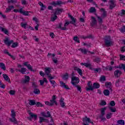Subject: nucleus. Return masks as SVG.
I'll use <instances>...</instances> for the list:
<instances>
[{
    "mask_svg": "<svg viewBox=\"0 0 125 125\" xmlns=\"http://www.w3.org/2000/svg\"><path fill=\"white\" fill-rule=\"evenodd\" d=\"M87 85V86L85 87L86 91H93L94 89L100 87V84L98 83H94L92 85L91 81H88Z\"/></svg>",
    "mask_w": 125,
    "mask_h": 125,
    "instance_id": "1",
    "label": "nucleus"
},
{
    "mask_svg": "<svg viewBox=\"0 0 125 125\" xmlns=\"http://www.w3.org/2000/svg\"><path fill=\"white\" fill-rule=\"evenodd\" d=\"M80 83V79H79L78 77H73L71 78V83L73 84L74 87H77L78 91L82 92V87H80V85H77L78 84V83Z\"/></svg>",
    "mask_w": 125,
    "mask_h": 125,
    "instance_id": "2",
    "label": "nucleus"
},
{
    "mask_svg": "<svg viewBox=\"0 0 125 125\" xmlns=\"http://www.w3.org/2000/svg\"><path fill=\"white\" fill-rule=\"evenodd\" d=\"M28 113L29 114L30 117H27L28 120L29 121H32V119H34V120H37L38 119V115L37 114H35L32 112H31V110H28L27 111Z\"/></svg>",
    "mask_w": 125,
    "mask_h": 125,
    "instance_id": "3",
    "label": "nucleus"
},
{
    "mask_svg": "<svg viewBox=\"0 0 125 125\" xmlns=\"http://www.w3.org/2000/svg\"><path fill=\"white\" fill-rule=\"evenodd\" d=\"M104 43L106 46H111L112 45V41L111 40V37L107 36L104 39Z\"/></svg>",
    "mask_w": 125,
    "mask_h": 125,
    "instance_id": "4",
    "label": "nucleus"
},
{
    "mask_svg": "<svg viewBox=\"0 0 125 125\" xmlns=\"http://www.w3.org/2000/svg\"><path fill=\"white\" fill-rule=\"evenodd\" d=\"M41 115L42 117H44L45 118H51V122H54L53 119H52V117H51L50 112L47 111L46 113H45V112H42L41 113Z\"/></svg>",
    "mask_w": 125,
    "mask_h": 125,
    "instance_id": "5",
    "label": "nucleus"
},
{
    "mask_svg": "<svg viewBox=\"0 0 125 125\" xmlns=\"http://www.w3.org/2000/svg\"><path fill=\"white\" fill-rule=\"evenodd\" d=\"M106 108L104 107L101 109V115L100 116V119H101L102 121H106V118L104 117V115H105V110H106Z\"/></svg>",
    "mask_w": 125,
    "mask_h": 125,
    "instance_id": "6",
    "label": "nucleus"
},
{
    "mask_svg": "<svg viewBox=\"0 0 125 125\" xmlns=\"http://www.w3.org/2000/svg\"><path fill=\"white\" fill-rule=\"evenodd\" d=\"M95 15L97 16V17L98 18V21L99 22L98 29H102V27L104 26V25L102 24V23H103V20H102V18H101L100 17L97 16V14H96Z\"/></svg>",
    "mask_w": 125,
    "mask_h": 125,
    "instance_id": "7",
    "label": "nucleus"
},
{
    "mask_svg": "<svg viewBox=\"0 0 125 125\" xmlns=\"http://www.w3.org/2000/svg\"><path fill=\"white\" fill-rule=\"evenodd\" d=\"M13 40L9 41L8 37H5V40H4V42L6 45L9 47L10 45H11V43H13Z\"/></svg>",
    "mask_w": 125,
    "mask_h": 125,
    "instance_id": "8",
    "label": "nucleus"
},
{
    "mask_svg": "<svg viewBox=\"0 0 125 125\" xmlns=\"http://www.w3.org/2000/svg\"><path fill=\"white\" fill-rule=\"evenodd\" d=\"M68 17L70 18L71 21H69V23L70 24H72V25H74V26H76V23H77V19L75 18H73V16L70 14H68Z\"/></svg>",
    "mask_w": 125,
    "mask_h": 125,
    "instance_id": "9",
    "label": "nucleus"
},
{
    "mask_svg": "<svg viewBox=\"0 0 125 125\" xmlns=\"http://www.w3.org/2000/svg\"><path fill=\"white\" fill-rule=\"evenodd\" d=\"M83 125H89L88 124L90 122V118H88L87 116H85L84 118H83Z\"/></svg>",
    "mask_w": 125,
    "mask_h": 125,
    "instance_id": "10",
    "label": "nucleus"
},
{
    "mask_svg": "<svg viewBox=\"0 0 125 125\" xmlns=\"http://www.w3.org/2000/svg\"><path fill=\"white\" fill-rule=\"evenodd\" d=\"M92 21L90 22V25L91 27H94L97 24V20L94 18V17H91Z\"/></svg>",
    "mask_w": 125,
    "mask_h": 125,
    "instance_id": "11",
    "label": "nucleus"
},
{
    "mask_svg": "<svg viewBox=\"0 0 125 125\" xmlns=\"http://www.w3.org/2000/svg\"><path fill=\"white\" fill-rule=\"evenodd\" d=\"M122 74H123V72L120 70H117L114 71V76L116 78H120Z\"/></svg>",
    "mask_w": 125,
    "mask_h": 125,
    "instance_id": "12",
    "label": "nucleus"
},
{
    "mask_svg": "<svg viewBox=\"0 0 125 125\" xmlns=\"http://www.w3.org/2000/svg\"><path fill=\"white\" fill-rule=\"evenodd\" d=\"M115 68L117 69L119 68L120 70H124V72H125V64L121 63L117 66H115Z\"/></svg>",
    "mask_w": 125,
    "mask_h": 125,
    "instance_id": "13",
    "label": "nucleus"
},
{
    "mask_svg": "<svg viewBox=\"0 0 125 125\" xmlns=\"http://www.w3.org/2000/svg\"><path fill=\"white\" fill-rule=\"evenodd\" d=\"M64 11V10L62 8H58L57 9H55V11L54 13H55L56 15H58L60 14V13H62V12H63Z\"/></svg>",
    "mask_w": 125,
    "mask_h": 125,
    "instance_id": "14",
    "label": "nucleus"
},
{
    "mask_svg": "<svg viewBox=\"0 0 125 125\" xmlns=\"http://www.w3.org/2000/svg\"><path fill=\"white\" fill-rule=\"evenodd\" d=\"M60 102L61 107H62V108H65L66 103L64 102V98L61 97V99L60 100Z\"/></svg>",
    "mask_w": 125,
    "mask_h": 125,
    "instance_id": "15",
    "label": "nucleus"
},
{
    "mask_svg": "<svg viewBox=\"0 0 125 125\" xmlns=\"http://www.w3.org/2000/svg\"><path fill=\"white\" fill-rule=\"evenodd\" d=\"M56 96L53 95L52 97V100H50V101L52 103H53V104H55V105H57L58 104L57 103V102H56Z\"/></svg>",
    "mask_w": 125,
    "mask_h": 125,
    "instance_id": "16",
    "label": "nucleus"
},
{
    "mask_svg": "<svg viewBox=\"0 0 125 125\" xmlns=\"http://www.w3.org/2000/svg\"><path fill=\"white\" fill-rule=\"evenodd\" d=\"M82 65L85 66L86 68H89L90 70H92V67H91V64L90 63L85 62V63H81Z\"/></svg>",
    "mask_w": 125,
    "mask_h": 125,
    "instance_id": "17",
    "label": "nucleus"
},
{
    "mask_svg": "<svg viewBox=\"0 0 125 125\" xmlns=\"http://www.w3.org/2000/svg\"><path fill=\"white\" fill-rule=\"evenodd\" d=\"M57 18H58V17H57V15L55 14L54 13V14L51 15V21H52V22H54V21H55V20H56Z\"/></svg>",
    "mask_w": 125,
    "mask_h": 125,
    "instance_id": "18",
    "label": "nucleus"
},
{
    "mask_svg": "<svg viewBox=\"0 0 125 125\" xmlns=\"http://www.w3.org/2000/svg\"><path fill=\"white\" fill-rule=\"evenodd\" d=\"M75 71H77L78 74L80 75V76H83V71L80 68H78L77 67H74Z\"/></svg>",
    "mask_w": 125,
    "mask_h": 125,
    "instance_id": "19",
    "label": "nucleus"
},
{
    "mask_svg": "<svg viewBox=\"0 0 125 125\" xmlns=\"http://www.w3.org/2000/svg\"><path fill=\"white\" fill-rule=\"evenodd\" d=\"M3 78L5 80V81H6V82H8V83H11L10 79H9V77H8V76H7V75L5 74H3Z\"/></svg>",
    "mask_w": 125,
    "mask_h": 125,
    "instance_id": "20",
    "label": "nucleus"
},
{
    "mask_svg": "<svg viewBox=\"0 0 125 125\" xmlns=\"http://www.w3.org/2000/svg\"><path fill=\"white\" fill-rule=\"evenodd\" d=\"M101 11L103 12V13L102 15V18H105V17H106L107 16V12L105 11V9L104 8H101Z\"/></svg>",
    "mask_w": 125,
    "mask_h": 125,
    "instance_id": "21",
    "label": "nucleus"
},
{
    "mask_svg": "<svg viewBox=\"0 0 125 125\" xmlns=\"http://www.w3.org/2000/svg\"><path fill=\"white\" fill-rule=\"evenodd\" d=\"M30 80H31V78H30V77L27 76H25V80H24L22 81V83H29L30 82Z\"/></svg>",
    "mask_w": 125,
    "mask_h": 125,
    "instance_id": "22",
    "label": "nucleus"
},
{
    "mask_svg": "<svg viewBox=\"0 0 125 125\" xmlns=\"http://www.w3.org/2000/svg\"><path fill=\"white\" fill-rule=\"evenodd\" d=\"M0 30L1 32H3V33H4V34H5V35H8L9 33H8V30H7V29L0 26Z\"/></svg>",
    "mask_w": 125,
    "mask_h": 125,
    "instance_id": "23",
    "label": "nucleus"
},
{
    "mask_svg": "<svg viewBox=\"0 0 125 125\" xmlns=\"http://www.w3.org/2000/svg\"><path fill=\"white\" fill-rule=\"evenodd\" d=\"M0 68L3 71H5V70H6V66L3 62H0Z\"/></svg>",
    "mask_w": 125,
    "mask_h": 125,
    "instance_id": "24",
    "label": "nucleus"
},
{
    "mask_svg": "<svg viewBox=\"0 0 125 125\" xmlns=\"http://www.w3.org/2000/svg\"><path fill=\"white\" fill-rule=\"evenodd\" d=\"M12 118H10L9 121H10L12 123H14V124H15L16 125H17L18 124V121L16 120V118L15 117H12Z\"/></svg>",
    "mask_w": 125,
    "mask_h": 125,
    "instance_id": "25",
    "label": "nucleus"
},
{
    "mask_svg": "<svg viewBox=\"0 0 125 125\" xmlns=\"http://www.w3.org/2000/svg\"><path fill=\"white\" fill-rule=\"evenodd\" d=\"M36 101L34 100H29V102L28 104L30 105V106H33L34 105H36Z\"/></svg>",
    "mask_w": 125,
    "mask_h": 125,
    "instance_id": "26",
    "label": "nucleus"
},
{
    "mask_svg": "<svg viewBox=\"0 0 125 125\" xmlns=\"http://www.w3.org/2000/svg\"><path fill=\"white\" fill-rule=\"evenodd\" d=\"M50 67H45V74L46 75H48V74H50Z\"/></svg>",
    "mask_w": 125,
    "mask_h": 125,
    "instance_id": "27",
    "label": "nucleus"
},
{
    "mask_svg": "<svg viewBox=\"0 0 125 125\" xmlns=\"http://www.w3.org/2000/svg\"><path fill=\"white\" fill-rule=\"evenodd\" d=\"M14 6H8V8H6L5 12H10V11H11L12 9H14Z\"/></svg>",
    "mask_w": 125,
    "mask_h": 125,
    "instance_id": "28",
    "label": "nucleus"
},
{
    "mask_svg": "<svg viewBox=\"0 0 125 125\" xmlns=\"http://www.w3.org/2000/svg\"><path fill=\"white\" fill-rule=\"evenodd\" d=\"M104 94L105 96H109V95H110V91H109V90H108V89L104 90Z\"/></svg>",
    "mask_w": 125,
    "mask_h": 125,
    "instance_id": "29",
    "label": "nucleus"
},
{
    "mask_svg": "<svg viewBox=\"0 0 125 125\" xmlns=\"http://www.w3.org/2000/svg\"><path fill=\"white\" fill-rule=\"evenodd\" d=\"M58 29H61L62 30H67V28L66 27H62V22H60V23H59V27H58Z\"/></svg>",
    "mask_w": 125,
    "mask_h": 125,
    "instance_id": "30",
    "label": "nucleus"
},
{
    "mask_svg": "<svg viewBox=\"0 0 125 125\" xmlns=\"http://www.w3.org/2000/svg\"><path fill=\"white\" fill-rule=\"evenodd\" d=\"M89 13H94V12H96V9L93 7H91L89 10Z\"/></svg>",
    "mask_w": 125,
    "mask_h": 125,
    "instance_id": "31",
    "label": "nucleus"
},
{
    "mask_svg": "<svg viewBox=\"0 0 125 125\" xmlns=\"http://www.w3.org/2000/svg\"><path fill=\"white\" fill-rule=\"evenodd\" d=\"M33 93L35 94H40L41 93V91H40V89L38 88H34V91H33Z\"/></svg>",
    "mask_w": 125,
    "mask_h": 125,
    "instance_id": "32",
    "label": "nucleus"
},
{
    "mask_svg": "<svg viewBox=\"0 0 125 125\" xmlns=\"http://www.w3.org/2000/svg\"><path fill=\"white\" fill-rule=\"evenodd\" d=\"M94 72L95 73H101V68H93Z\"/></svg>",
    "mask_w": 125,
    "mask_h": 125,
    "instance_id": "33",
    "label": "nucleus"
},
{
    "mask_svg": "<svg viewBox=\"0 0 125 125\" xmlns=\"http://www.w3.org/2000/svg\"><path fill=\"white\" fill-rule=\"evenodd\" d=\"M52 80V79H49V81L51 83V84H52V86H53V87H55V83H56V82H55V81Z\"/></svg>",
    "mask_w": 125,
    "mask_h": 125,
    "instance_id": "34",
    "label": "nucleus"
},
{
    "mask_svg": "<svg viewBox=\"0 0 125 125\" xmlns=\"http://www.w3.org/2000/svg\"><path fill=\"white\" fill-rule=\"evenodd\" d=\"M109 109L112 113H115V112H117V108H116L115 107L109 106Z\"/></svg>",
    "mask_w": 125,
    "mask_h": 125,
    "instance_id": "35",
    "label": "nucleus"
},
{
    "mask_svg": "<svg viewBox=\"0 0 125 125\" xmlns=\"http://www.w3.org/2000/svg\"><path fill=\"white\" fill-rule=\"evenodd\" d=\"M125 14V10L124 9H122L121 10V12H119L118 13V15L119 16H124Z\"/></svg>",
    "mask_w": 125,
    "mask_h": 125,
    "instance_id": "36",
    "label": "nucleus"
},
{
    "mask_svg": "<svg viewBox=\"0 0 125 125\" xmlns=\"http://www.w3.org/2000/svg\"><path fill=\"white\" fill-rule=\"evenodd\" d=\"M117 124L120 125H125V121L123 120H120L117 121Z\"/></svg>",
    "mask_w": 125,
    "mask_h": 125,
    "instance_id": "37",
    "label": "nucleus"
},
{
    "mask_svg": "<svg viewBox=\"0 0 125 125\" xmlns=\"http://www.w3.org/2000/svg\"><path fill=\"white\" fill-rule=\"evenodd\" d=\"M79 50L81 51V52L83 53L84 55H85V54H86V53H87V51H86V49H85L80 48V49H79Z\"/></svg>",
    "mask_w": 125,
    "mask_h": 125,
    "instance_id": "38",
    "label": "nucleus"
},
{
    "mask_svg": "<svg viewBox=\"0 0 125 125\" xmlns=\"http://www.w3.org/2000/svg\"><path fill=\"white\" fill-rule=\"evenodd\" d=\"M105 81H106V77H105V76L102 75L100 79V81L105 82Z\"/></svg>",
    "mask_w": 125,
    "mask_h": 125,
    "instance_id": "39",
    "label": "nucleus"
},
{
    "mask_svg": "<svg viewBox=\"0 0 125 125\" xmlns=\"http://www.w3.org/2000/svg\"><path fill=\"white\" fill-rule=\"evenodd\" d=\"M27 23H23V22H21V27L22 28H24V29H27Z\"/></svg>",
    "mask_w": 125,
    "mask_h": 125,
    "instance_id": "40",
    "label": "nucleus"
},
{
    "mask_svg": "<svg viewBox=\"0 0 125 125\" xmlns=\"http://www.w3.org/2000/svg\"><path fill=\"white\" fill-rule=\"evenodd\" d=\"M68 78H69V74L68 73H65L62 77V79L65 80H68Z\"/></svg>",
    "mask_w": 125,
    "mask_h": 125,
    "instance_id": "41",
    "label": "nucleus"
},
{
    "mask_svg": "<svg viewBox=\"0 0 125 125\" xmlns=\"http://www.w3.org/2000/svg\"><path fill=\"white\" fill-rule=\"evenodd\" d=\"M27 69H26V68L25 67H22L21 68V74H25V72H26Z\"/></svg>",
    "mask_w": 125,
    "mask_h": 125,
    "instance_id": "42",
    "label": "nucleus"
},
{
    "mask_svg": "<svg viewBox=\"0 0 125 125\" xmlns=\"http://www.w3.org/2000/svg\"><path fill=\"white\" fill-rule=\"evenodd\" d=\"M37 107H43V105L42 104L39 102H37L36 103V104Z\"/></svg>",
    "mask_w": 125,
    "mask_h": 125,
    "instance_id": "43",
    "label": "nucleus"
},
{
    "mask_svg": "<svg viewBox=\"0 0 125 125\" xmlns=\"http://www.w3.org/2000/svg\"><path fill=\"white\" fill-rule=\"evenodd\" d=\"M16 92V91L13 90H11L9 91V93L10 94V95H15Z\"/></svg>",
    "mask_w": 125,
    "mask_h": 125,
    "instance_id": "44",
    "label": "nucleus"
},
{
    "mask_svg": "<svg viewBox=\"0 0 125 125\" xmlns=\"http://www.w3.org/2000/svg\"><path fill=\"white\" fill-rule=\"evenodd\" d=\"M73 40L76 42H78V43H80V41L79 40V37H78V36L74 37V38H73Z\"/></svg>",
    "mask_w": 125,
    "mask_h": 125,
    "instance_id": "45",
    "label": "nucleus"
},
{
    "mask_svg": "<svg viewBox=\"0 0 125 125\" xmlns=\"http://www.w3.org/2000/svg\"><path fill=\"white\" fill-rule=\"evenodd\" d=\"M107 103L105 101H102L100 103V106H105L106 105Z\"/></svg>",
    "mask_w": 125,
    "mask_h": 125,
    "instance_id": "46",
    "label": "nucleus"
},
{
    "mask_svg": "<svg viewBox=\"0 0 125 125\" xmlns=\"http://www.w3.org/2000/svg\"><path fill=\"white\" fill-rule=\"evenodd\" d=\"M45 104L46 105H47L48 106H53V103H49V102L48 101H46V102H45Z\"/></svg>",
    "mask_w": 125,
    "mask_h": 125,
    "instance_id": "47",
    "label": "nucleus"
},
{
    "mask_svg": "<svg viewBox=\"0 0 125 125\" xmlns=\"http://www.w3.org/2000/svg\"><path fill=\"white\" fill-rule=\"evenodd\" d=\"M17 46H18V43L17 42L13 43V44L11 45V47H13V48H14Z\"/></svg>",
    "mask_w": 125,
    "mask_h": 125,
    "instance_id": "48",
    "label": "nucleus"
},
{
    "mask_svg": "<svg viewBox=\"0 0 125 125\" xmlns=\"http://www.w3.org/2000/svg\"><path fill=\"white\" fill-rule=\"evenodd\" d=\"M66 2H62V1H57V5H61V4H65Z\"/></svg>",
    "mask_w": 125,
    "mask_h": 125,
    "instance_id": "49",
    "label": "nucleus"
},
{
    "mask_svg": "<svg viewBox=\"0 0 125 125\" xmlns=\"http://www.w3.org/2000/svg\"><path fill=\"white\" fill-rule=\"evenodd\" d=\"M11 117L12 118H15V117L16 116V114L15 113V112L14 111V110H12L11 111Z\"/></svg>",
    "mask_w": 125,
    "mask_h": 125,
    "instance_id": "50",
    "label": "nucleus"
},
{
    "mask_svg": "<svg viewBox=\"0 0 125 125\" xmlns=\"http://www.w3.org/2000/svg\"><path fill=\"white\" fill-rule=\"evenodd\" d=\"M101 59L99 57H96L94 60V62H96L97 63H98V62H100L101 61Z\"/></svg>",
    "mask_w": 125,
    "mask_h": 125,
    "instance_id": "51",
    "label": "nucleus"
},
{
    "mask_svg": "<svg viewBox=\"0 0 125 125\" xmlns=\"http://www.w3.org/2000/svg\"><path fill=\"white\" fill-rule=\"evenodd\" d=\"M39 119H40V121H39V123H40V124H42V123L44 122L45 119L43 118V117H40Z\"/></svg>",
    "mask_w": 125,
    "mask_h": 125,
    "instance_id": "52",
    "label": "nucleus"
},
{
    "mask_svg": "<svg viewBox=\"0 0 125 125\" xmlns=\"http://www.w3.org/2000/svg\"><path fill=\"white\" fill-rule=\"evenodd\" d=\"M109 104L110 105V106H112V107H114V106L116 105V103H115V101H111L109 103Z\"/></svg>",
    "mask_w": 125,
    "mask_h": 125,
    "instance_id": "53",
    "label": "nucleus"
},
{
    "mask_svg": "<svg viewBox=\"0 0 125 125\" xmlns=\"http://www.w3.org/2000/svg\"><path fill=\"white\" fill-rule=\"evenodd\" d=\"M27 67V69H28V70H30L32 72H34V70H33V68H32V66L31 65V64H28Z\"/></svg>",
    "mask_w": 125,
    "mask_h": 125,
    "instance_id": "54",
    "label": "nucleus"
},
{
    "mask_svg": "<svg viewBox=\"0 0 125 125\" xmlns=\"http://www.w3.org/2000/svg\"><path fill=\"white\" fill-rule=\"evenodd\" d=\"M112 114L111 113L106 114V119H107V120H109V119H111V117H112Z\"/></svg>",
    "mask_w": 125,
    "mask_h": 125,
    "instance_id": "55",
    "label": "nucleus"
},
{
    "mask_svg": "<svg viewBox=\"0 0 125 125\" xmlns=\"http://www.w3.org/2000/svg\"><path fill=\"white\" fill-rule=\"evenodd\" d=\"M105 86L106 87H111V82H106L105 83Z\"/></svg>",
    "mask_w": 125,
    "mask_h": 125,
    "instance_id": "56",
    "label": "nucleus"
},
{
    "mask_svg": "<svg viewBox=\"0 0 125 125\" xmlns=\"http://www.w3.org/2000/svg\"><path fill=\"white\" fill-rule=\"evenodd\" d=\"M120 60H123L124 61H125V56L123 55H120Z\"/></svg>",
    "mask_w": 125,
    "mask_h": 125,
    "instance_id": "57",
    "label": "nucleus"
},
{
    "mask_svg": "<svg viewBox=\"0 0 125 125\" xmlns=\"http://www.w3.org/2000/svg\"><path fill=\"white\" fill-rule=\"evenodd\" d=\"M121 33H125V25H123V27L120 30Z\"/></svg>",
    "mask_w": 125,
    "mask_h": 125,
    "instance_id": "58",
    "label": "nucleus"
},
{
    "mask_svg": "<svg viewBox=\"0 0 125 125\" xmlns=\"http://www.w3.org/2000/svg\"><path fill=\"white\" fill-rule=\"evenodd\" d=\"M115 85L117 87H118V86H120V80L116 81V82L115 83Z\"/></svg>",
    "mask_w": 125,
    "mask_h": 125,
    "instance_id": "59",
    "label": "nucleus"
},
{
    "mask_svg": "<svg viewBox=\"0 0 125 125\" xmlns=\"http://www.w3.org/2000/svg\"><path fill=\"white\" fill-rule=\"evenodd\" d=\"M60 83L61 84V86L62 87H64V86H65L66 84L63 82V81H60Z\"/></svg>",
    "mask_w": 125,
    "mask_h": 125,
    "instance_id": "60",
    "label": "nucleus"
},
{
    "mask_svg": "<svg viewBox=\"0 0 125 125\" xmlns=\"http://www.w3.org/2000/svg\"><path fill=\"white\" fill-rule=\"evenodd\" d=\"M0 87H1V88H5V85L2 84V83H1V81L0 80Z\"/></svg>",
    "mask_w": 125,
    "mask_h": 125,
    "instance_id": "61",
    "label": "nucleus"
},
{
    "mask_svg": "<svg viewBox=\"0 0 125 125\" xmlns=\"http://www.w3.org/2000/svg\"><path fill=\"white\" fill-rule=\"evenodd\" d=\"M51 5H53V6H56L57 5V2H55V1H53L50 3Z\"/></svg>",
    "mask_w": 125,
    "mask_h": 125,
    "instance_id": "62",
    "label": "nucleus"
},
{
    "mask_svg": "<svg viewBox=\"0 0 125 125\" xmlns=\"http://www.w3.org/2000/svg\"><path fill=\"white\" fill-rule=\"evenodd\" d=\"M116 7V5H113V4H109V9H113V8H114V7Z\"/></svg>",
    "mask_w": 125,
    "mask_h": 125,
    "instance_id": "63",
    "label": "nucleus"
},
{
    "mask_svg": "<svg viewBox=\"0 0 125 125\" xmlns=\"http://www.w3.org/2000/svg\"><path fill=\"white\" fill-rule=\"evenodd\" d=\"M121 52H125V45L123 46L121 48Z\"/></svg>",
    "mask_w": 125,
    "mask_h": 125,
    "instance_id": "64",
    "label": "nucleus"
}]
</instances>
